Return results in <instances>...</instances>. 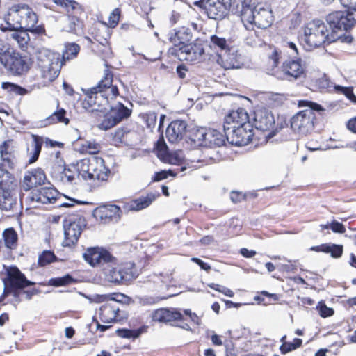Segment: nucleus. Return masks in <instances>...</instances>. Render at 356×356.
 <instances>
[{
	"label": "nucleus",
	"instance_id": "obj_16",
	"mask_svg": "<svg viewBox=\"0 0 356 356\" xmlns=\"http://www.w3.org/2000/svg\"><path fill=\"white\" fill-rule=\"evenodd\" d=\"M22 206L17 202V193L12 187L0 189V209L3 211L17 213Z\"/></svg>",
	"mask_w": 356,
	"mask_h": 356
},
{
	"label": "nucleus",
	"instance_id": "obj_14",
	"mask_svg": "<svg viewBox=\"0 0 356 356\" xmlns=\"http://www.w3.org/2000/svg\"><path fill=\"white\" fill-rule=\"evenodd\" d=\"M236 13V4L230 0H207L204 4V9L210 19L216 20L222 19L228 13L229 8Z\"/></svg>",
	"mask_w": 356,
	"mask_h": 356
},
{
	"label": "nucleus",
	"instance_id": "obj_32",
	"mask_svg": "<svg viewBox=\"0 0 356 356\" xmlns=\"http://www.w3.org/2000/svg\"><path fill=\"white\" fill-rule=\"evenodd\" d=\"M192 32L188 28L181 27L175 33L173 36L170 37V41L174 44L176 49H179L182 45H186L192 40Z\"/></svg>",
	"mask_w": 356,
	"mask_h": 356
},
{
	"label": "nucleus",
	"instance_id": "obj_5",
	"mask_svg": "<svg viewBox=\"0 0 356 356\" xmlns=\"http://www.w3.org/2000/svg\"><path fill=\"white\" fill-rule=\"evenodd\" d=\"M337 37L334 31H329L324 22L314 20L305 26L303 40L309 47L316 48L337 41Z\"/></svg>",
	"mask_w": 356,
	"mask_h": 356
},
{
	"label": "nucleus",
	"instance_id": "obj_31",
	"mask_svg": "<svg viewBox=\"0 0 356 356\" xmlns=\"http://www.w3.org/2000/svg\"><path fill=\"white\" fill-rule=\"evenodd\" d=\"M245 123H249L248 113L243 108H238L236 111H231L225 118V124L226 126H241Z\"/></svg>",
	"mask_w": 356,
	"mask_h": 356
},
{
	"label": "nucleus",
	"instance_id": "obj_13",
	"mask_svg": "<svg viewBox=\"0 0 356 356\" xmlns=\"http://www.w3.org/2000/svg\"><path fill=\"white\" fill-rule=\"evenodd\" d=\"M210 47L217 51L219 59L225 63V68H238V65L234 54H230L227 40L224 38L213 35L210 38Z\"/></svg>",
	"mask_w": 356,
	"mask_h": 356
},
{
	"label": "nucleus",
	"instance_id": "obj_4",
	"mask_svg": "<svg viewBox=\"0 0 356 356\" xmlns=\"http://www.w3.org/2000/svg\"><path fill=\"white\" fill-rule=\"evenodd\" d=\"M300 107L307 106L308 108L298 112L291 119V129L302 136L309 134L314 127V120L316 118L314 111L323 115L326 109L321 105L307 100H301L298 102Z\"/></svg>",
	"mask_w": 356,
	"mask_h": 356
},
{
	"label": "nucleus",
	"instance_id": "obj_62",
	"mask_svg": "<svg viewBox=\"0 0 356 356\" xmlns=\"http://www.w3.org/2000/svg\"><path fill=\"white\" fill-rule=\"evenodd\" d=\"M214 241V238L211 236H205L203 238H202L200 241V242L202 245H209L212 243Z\"/></svg>",
	"mask_w": 356,
	"mask_h": 356
},
{
	"label": "nucleus",
	"instance_id": "obj_37",
	"mask_svg": "<svg viewBox=\"0 0 356 356\" xmlns=\"http://www.w3.org/2000/svg\"><path fill=\"white\" fill-rule=\"evenodd\" d=\"M80 51V47L76 43H67L65 46V50L63 52V59L64 60L73 59L76 57Z\"/></svg>",
	"mask_w": 356,
	"mask_h": 356
},
{
	"label": "nucleus",
	"instance_id": "obj_60",
	"mask_svg": "<svg viewBox=\"0 0 356 356\" xmlns=\"http://www.w3.org/2000/svg\"><path fill=\"white\" fill-rule=\"evenodd\" d=\"M187 69L184 65H180L177 67V73L179 78L184 79L186 77V72Z\"/></svg>",
	"mask_w": 356,
	"mask_h": 356
},
{
	"label": "nucleus",
	"instance_id": "obj_11",
	"mask_svg": "<svg viewBox=\"0 0 356 356\" xmlns=\"http://www.w3.org/2000/svg\"><path fill=\"white\" fill-rule=\"evenodd\" d=\"M223 129L227 140L233 145L244 146L252 140V126L250 122L241 126L223 125Z\"/></svg>",
	"mask_w": 356,
	"mask_h": 356
},
{
	"label": "nucleus",
	"instance_id": "obj_19",
	"mask_svg": "<svg viewBox=\"0 0 356 356\" xmlns=\"http://www.w3.org/2000/svg\"><path fill=\"white\" fill-rule=\"evenodd\" d=\"M254 124L261 131H269L275 124V118L270 110L266 108H257L254 112Z\"/></svg>",
	"mask_w": 356,
	"mask_h": 356
},
{
	"label": "nucleus",
	"instance_id": "obj_26",
	"mask_svg": "<svg viewBox=\"0 0 356 356\" xmlns=\"http://www.w3.org/2000/svg\"><path fill=\"white\" fill-rule=\"evenodd\" d=\"M111 302H106L99 309L101 321L104 323H111L117 321V315L120 311L118 302L115 298L111 299Z\"/></svg>",
	"mask_w": 356,
	"mask_h": 356
},
{
	"label": "nucleus",
	"instance_id": "obj_24",
	"mask_svg": "<svg viewBox=\"0 0 356 356\" xmlns=\"http://www.w3.org/2000/svg\"><path fill=\"white\" fill-rule=\"evenodd\" d=\"M45 181L46 175L44 171L40 168L35 169L25 175L22 187L24 191H29L38 185L44 184Z\"/></svg>",
	"mask_w": 356,
	"mask_h": 356
},
{
	"label": "nucleus",
	"instance_id": "obj_52",
	"mask_svg": "<svg viewBox=\"0 0 356 356\" xmlns=\"http://www.w3.org/2000/svg\"><path fill=\"white\" fill-rule=\"evenodd\" d=\"M169 175L175 176L176 174H175L172 170H162L161 172L155 173L154 177L153 178V181H159L161 180L168 178Z\"/></svg>",
	"mask_w": 356,
	"mask_h": 356
},
{
	"label": "nucleus",
	"instance_id": "obj_39",
	"mask_svg": "<svg viewBox=\"0 0 356 356\" xmlns=\"http://www.w3.org/2000/svg\"><path fill=\"white\" fill-rule=\"evenodd\" d=\"M90 165V159H83L77 162L76 172L78 176H81L83 179H88Z\"/></svg>",
	"mask_w": 356,
	"mask_h": 356
},
{
	"label": "nucleus",
	"instance_id": "obj_58",
	"mask_svg": "<svg viewBox=\"0 0 356 356\" xmlns=\"http://www.w3.org/2000/svg\"><path fill=\"white\" fill-rule=\"evenodd\" d=\"M81 6L79 3L70 0V2L68 3V6L67 8V10L68 13H72L75 9L80 10Z\"/></svg>",
	"mask_w": 356,
	"mask_h": 356
},
{
	"label": "nucleus",
	"instance_id": "obj_44",
	"mask_svg": "<svg viewBox=\"0 0 356 356\" xmlns=\"http://www.w3.org/2000/svg\"><path fill=\"white\" fill-rule=\"evenodd\" d=\"M118 336L122 338H138L142 333V329L138 330H128V329H118L116 331Z\"/></svg>",
	"mask_w": 356,
	"mask_h": 356
},
{
	"label": "nucleus",
	"instance_id": "obj_17",
	"mask_svg": "<svg viewBox=\"0 0 356 356\" xmlns=\"http://www.w3.org/2000/svg\"><path fill=\"white\" fill-rule=\"evenodd\" d=\"M131 111L122 103H118L115 107L111 108V113L107 116L100 124V128L107 130L123 119L128 118Z\"/></svg>",
	"mask_w": 356,
	"mask_h": 356
},
{
	"label": "nucleus",
	"instance_id": "obj_27",
	"mask_svg": "<svg viewBox=\"0 0 356 356\" xmlns=\"http://www.w3.org/2000/svg\"><path fill=\"white\" fill-rule=\"evenodd\" d=\"M107 171L104 165V161L102 158L92 157L90 159V165L88 179L105 180L107 177Z\"/></svg>",
	"mask_w": 356,
	"mask_h": 356
},
{
	"label": "nucleus",
	"instance_id": "obj_12",
	"mask_svg": "<svg viewBox=\"0 0 356 356\" xmlns=\"http://www.w3.org/2000/svg\"><path fill=\"white\" fill-rule=\"evenodd\" d=\"M86 226V220L81 216H72L65 219L63 222L65 235L63 245L70 247L76 243Z\"/></svg>",
	"mask_w": 356,
	"mask_h": 356
},
{
	"label": "nucleus",
	"instance_id": "obj_29",
	"mask_svg": "<svg viewBox=\"0 0 356 356\" xmlns=\"http://www.w3.org/2000/svg\"><path fill=\"white\" fill-rule=\"evenodd\" d=\"M159 195L148 193L146 196H141L130 201L125 206L127 211H140L148 207L156 198Z\"/></svg>",
	"mask_w": 356,
	"mask_h": 356
},
{
	"label": "nucleus",
	"instance_id": "obj_10",
	"mask_svg": "<svg viewBox=\"0 0 356 356\" xmlns=\"http://www.w3.org/2000/svg\"><path fill=\"white\" fill-rule=\"evenodd\" d=\"M32 65L31 58L27 56H22L20 53L10 49L2 67L13 76H22L26 74Z\"/></svg>",
	"mask_w": 356,
	"mask_h": 356
},
{
	"label": "nucleus",
	"instance_id": "obj_41",
	"mask_svg": "<svg viewBox=\"0 0 356 356\" xmlns=\"http://www.w3.org/2000/svg\"><path fill=\"white\" fill-rule=\"evenodd\" d=\"M57 257L54 253L50 250H44L38 257V264L40 266H45L53 261H56Z\"/></svg>",
	"mask_w": 356,
	"mask_h": 356
},
{
	"label": "nucleus",
	"instance_id": "obj_40",
	"mask_svg": "<svg viewBox=\"0 0 356 356\" xmlns=\"http://www.w3.org/2000/svg\"><path fill=\"white\" fill-rule=\"evenodd\" d=\"M66 111L63 108H60L55 111L51 115H50L47 120L49 124H54L56 122H63L65 124L69 123V119L65 118Z\"/></svg>",
	"mask_w": 356,
	"mask_h": 356
},
{
	"label": "nucleus",
	"instance_id": "obj_64",
	"mask_svg": "<svg viewBox=\"0 0 356 356\" xmlns=\"http://www.w3.org/2000/svg\"><path fill=\"white\" fill-rule=\"evenodd\" d=\"M45 144L47 145V146H50L51 147H54L56 146H58V147H62L63 145V143H60V142H57V141H54L51 139H49V138H46L45 140Z\"/></svg>",
	"mask_w": 356,
	"mask_h": 356
},
{
	"label": "nucleus",
	"instance_id": "obj_48",
	"mask_svg": "<svg viewBox=\"0 0 356 356\" xmlns=\"http://www.w3.org/2000/svg\"><path fill=\"white\" fill-rule=\"evenodd\" d=\"M2 88L13 92L17 95H24L26 93V90L25 88L10 82H3Z\"/></svg>",
	"mask_w": 356,
	"mask_h": 356
},
{
	"label": "nucleus",
	"instance_id": "obj_59",
	"mask_svg": "<svg viewBox=\"0 0 356 356\" xmlns=\"http://www.w3.org/2000/svg\"><path fill=\"white\" fill-rule=\"evenodd\" d=\"M293 346L291 343H284L280 348V350L282 354H286L288 352H290L294 348H292Z\"/></svg>",
	"mask_w": 356,
	"mask_h": 356
},
{
	"label": "nucleus",
	"instance_id": "obj_22",
	"mask_svg": "<svg viewBox=\"0 0 356 356\" xmlns=\"http://www.w3.org/2000/svg\"><path fill=\"white\" fill-rule=\"evenodd\" d=\"M122 215L120 208L115 204L104 205L95 210V216L99 217L104 223L118 222Z\"/></svg>",
	"mask_w": 356,
	"mask_h": 356
},
{
	"label": "nucleus",
	"instance_id": "obj_50",
	"mask_svg": "<svg viewBox=\"0 0 356 356\" xmlns=\"http://www.w3.org/2000/svg\"><path fill=\"white\" fill-rule=\"evenodd\" d=\"M143 119L149 129H153L156 123L157 115L155 112H149L143 115Z\"/></svg>",
	"mask_w": 356,
	"mask_h": 356
},
{
	"label": "nucleus",
	"instance_id": "obj_15",
	"mask_svg": "<svg viewBox=\"0 0 356 356\" xmlns=\"http://www.w3.org/2000/svg\"><path fill=\"white\" fill-rule=\"evenodd\" d=\"M84 259L92 266H100L102 268L114 261V257L106 250L99 247L88 248L83 254Z\"/></svg>",
	"mask_w": 356,
	"mask_h": 356
},
{
	"label": "nucleus",
	"instance_id": "obj_42",
	"mask_svg": "<svg viewBox=\"0 0 356 356\" xmlns=\"http://www.w3.org/2000/svg\"><path fill=\"white\" fill-rule=\"evenodd\" d=\"M13 38L21 49H24L28 44L29 36L26 31H16L12 34Z\"/></svg>",
	"mask_w": 356,
	"mask_h": 356
},
{
	"label": "nucleus",
	"instance_id": "obj_21",
	"mask_svg": "<svg viewBox=\"0 0 356 356\" xmlns=\"http://www.w3.org/2000/svg\"><path fill=\"white\" fill-rule=\"evenodd\" d=\"M187 131V123L184 120H174L167 127L165 135L171 143L181 140Z\"/></svg>",
	"mask_w": 356,
	"mask_h": 356
},
{
	"label": "nucleus",
	"instance_id": "obj_45",
	"mask_svg": "<svg viewBox=\"0 0 356 356\" xmlns=\"http://www.w3.org/2000/svg\"><path fill=\"white\" fill-rule=\"evenodd\" d=\"M131 133L124 128L118 129L113 135V141L114 143H124L127 141L128 135Z\"/></svg>",
	"mask_w": 356,
	"mask_h": 356
},
{
	"label": "nucleus",
	"instance_id": "obj_1",
	"mask_svg": "<svg viewBox=\"0 0 356 356\" xmlns=\"http://www.w3.org/2000/svg\"><path fill=\"white\" fill-rule=\"evenodd\" d=\"M118 94V87L113 85L112 72L106 71L97 86L85 90L83 108L88 112H104L108 100L115 98Z\"/></svg>",
	"mask_w": 356,
	"mask_h": 356
},
{
	"label": "nucleus",
	"instance_id": "obj_6",
	"mask_svg": "<svg viewBox=\"0 0 356 356\" xmlns=\"http://www.w3.org/2000/svg\"><path fill=\"white\" fill-rule=\"evenodd\" d=\"M8 292L11 293L18 302L31 300L32 296L38 293L35 289H24L26 286L33 285L35 283L28 280L17 268H12L8 270Z\"/></svg>",
	"mask_w": 356,
	"mask_h": 356
},
{
	"label": "nucleus",
	"instance_id": "obj_34",
	"mask_svg": "<svg viewBox=\"0 0 356 356\" xmlns=\"http://www.w3.org/2000/svg\"><path fill=\"white\" fill-rule=\"evenodd\" d=\"M64 30L76 35H81L83 33V22L79 16L68 15Z\"/></svg>",
	"mask_w": 356,
	"mask_h": 356
},
{
	"label": "nucleus",
	"instance_id": "obj_43",
	"mask_svg": "<svg viewBox=\"0 0 356 356\" xmlns=\"http://www.w3.org/2000/svg\"><path fill=\"white\" fill-rule=\"evenodd\" d=\"M74 282V279L69 274L61 277L50 279L49 284L54 286H65Z\"/></svg>",
	"mask_w": 356,
	"mask_h": 356
},
{
	"label": "nucleus",
	"instance_id": "obj_63",
	"mask_svg": "<svg viewBox=\"0 0 356 356\" xmlns=\"http://www.w3.org/2000/svg\"><path fill=\"white\" fill-rule=\"evenodd\" d=\"M347 127L348 129L354 133H356V117L348 122Z\"/></svg>",
	"mask_w": 356,
	"mask_h": 356
},
{
	"label": "nucleus",
	"instance_id": "obj_36",
	"mask_svg": "<svg viewBox=\"0 0 356 356\" xmlns=\"http://www.w3.org/2000/svg\"><path fill=\"white\" fill-rule=\"evenodd\" d=\"M5 245L10 249H13L17 246V234L13 228L7 229L3 234Z\"/></svg>",
	"mask_w": 356,
	"mask_h": 356
},
{
	"label": "nucleus",
	"instance_id": "obj_2",
	"mask_svg": "<svg viewBox=\"0 0 356 356\" xmlns=\"http://www.w3.org/2000/svg\"><path fill=\"white\" fill-rule=\"evenodd\" d=\"M234 4L246 29L253 24L260 29H267L273 24L272 12L261 5H256V0H234Z\"/></svg>",
	"mask_w": 356,
	"mask_h": 356
},
{
	"label": "nucleus",
	"instance_id": "obj_3",
	"mask_svg": "<svg viewBox=\"0 0 356 356\" xmlns=\"http://www.w3.org/2000/svg\"><path fill=\"white\" fill-rule=\"evenodd\" d=\"M5 21L7 25L5 30L38 31V16L26 4H16L10 7L5 17Z\"/></svg>",
	"mask_w": 356,
	"mask_h": 356
},
{
	"label": "nucleus",
	"instance_id": "obj_47",
	"mask_svg": "<svg viewBox=\"0 0 356 356\" xmlns=\"http://www.w3.org/2000/svg\"><path fill=\"white\" fill-rule=\"evenodd\" d=\"M335 89L337 91L343 94L353 103L356 104V96L353 93V89L352 87L336 86Z\"/></svg>",
	"mask_w": 356,
	"mask_h": 356
},
{
	"label": "nucleus",
	"instance_id": "obj_51",
	"mask_svg": "<svg viewBox=\"0 0 356 356\" xmlns=\"http://www.w3.org/2000/svg\"><path fill=\"white\" fill-rule=\"evenodd\" d=\"M10 46L2 40H0V65L3 63L6 58L10 50Z\"/></svg>",
	"mask_w": 356,
	"mask_h": 356
},
{
	"label": "nucleus",
	"instance_id": "obj_38",
	"mask_svg": "<svg viewBox=\"0 0 356 356\" xmlns=\"http://www.w3.org/2000/svg\"><path fill=\"white\" fill-rule=\"evenodd\" d=\"M14 177L6 170L0 167V189L13 186Z\"/></svg>",
	"mask_w": 356,
	"mask_h": 356
},
{
	"label": "nucleus",
	"instance_id": "obj_35",
	"mask_svg": "<svg viewBox=\"0 0 356 356\" xmlns=\"http://www.w3.org/2000/svg\"><path fill=\"white\" fill-rule=\"evenodd\" d=\"M32 138H33V142H32V145H31L32 155H31V158L29 159V163H33L38 160L39 155L40 154V152H41L42 145L44 142L42 137H40V136H38L36 135H33Z\"/></svg>",
	"mask_w": 356,
	"mask_h": 356
},
{
	"label": "nucleus",
	"instance_id": "obj_33",
	"mask_svg": "<svg viewBox=\"0 0 356 356\" xmlns=\"http://www.w3.org/2000/svg\"><path fill=\"white\" fill-rule=\"evenodd\" d=\"M12 141H5L0 146V154L3 162V165H6L10 168H13L15 161V152L11 145Z\"/></svg>",
	"mask_w": 356,
	"mask_h": 356
},
{
	"label": "nucleus",
	"instance_id": "obj_49",
	"mask_svg": "<svg viewBox=\"0 0 356 356\" xmlns=\"http://www.w3.org/2000/svg\"><path fill=\"white\" fill-rule=\"evenodd\" d=\"M83 149L89 154H94L99 152L100 145L95 141H86L82 145Z\"/></svg>",
	"mask_w": 356,
	"mask_h": 356
},
{
	"label": "nucleus",
	"instance_id": "obj_23",
	"mask_svg": "<svg viewBox=\"0 0 356 356\" xmlns=\"http://www.w3.org/2000/svg\"><path fill=\"white\" fill-rule=\"evenodd\" d=\"M58 163H63V161H60ZM51 175L57 180L67 185L72 184L76 177H79L76 171L74 172L70 168H66L61 163L53 166Z\"/></svg>",
	"mask_w": 356,
	"mask_h": 356
},
{
	"label": "nucleus",
	"instance_id": "obj_53",
	"mask_svg": "<svg viewBox=\"0 0 356 356\" xmlns=\"http://www.w3.org/2000/svg\"><path fill=\"white\" fill-rule=\"evenodd\" d=\"M330 229L335 233L343 234L346 232L343 225L337 220H333L331 222Z\"/></svg>",
	"mask_w": 356,
	"mask_h": 356
},
{
	"label": "nucleus",
	"instance_id": "obj_18",
	"mask_svg": "<svg viewBox=\"0 0 356 356\" xmlns=\"http://www.w3.org/2000/svg\"><path fill=\"white\" fill-rule=\"evenodd\" d=\"M198 135L199 140L202 141L200 145L210 148L222 147L227 140L226 135L224 136L219 131L213 129L200 131Z\"/></svg>",
	"mask_w": 356,
	"mask_h": 356
},
{
	"label": "nucleus",
	"instance_id": "obj_9",
	"mask_svg": "<svg viewBox=\"0 0 356 356\" xmlns=\"http://www.w3.org/2000/svg\"><path fill=\"white\" fill-rule=\"evenodd\" d=\"M331 31L337 34L339 31H348L356 26V8L332 12L326 17Z\"/></svg>",
	"mask_w": 356,
	"mask_h": 356
},
{
	"label": "nucleus",
	"instance_id": "obj_61",
	"mask_svg": "<svg viewBox=\"0 0 356 356\" xmlns=\"http://www.w3.org/2000/svg\"><path fill=\"white\" fill-rule=\"evenodd\" d=\"M240 252H241V254L243 257H247V258H251V257H254L256 254L255 251L249 250L247 248H242V249H241Z\"/></svg>",
	"mask_w": 356,
	"mask_h": 356
},
{
	"label": "nucleus",
	"instance_id": "obj_46",
	"mask_svg": "<svg viewBox=\"0 0 356 356\" xmlns=\"http://www.w3.org/2000/svg\"><path fill=\"white\" fill-rule=\"evenodd\" d=\"M325 248V249L323 250V252L330 253L331 256L334 258H339L343 254V245H341L327 244V247Z\"/></svg>",
	"mask_w": 356,
	"mask_h": 356
},
{
	"label": "nucleus",
	"instance_id": "obj_25",
	"mask_svg": "<svg viewBox=\"0 0 356 356\" xmlns=\"http://www.w3.org/2000/svg\"><path fill=\"white\" fill-rule=\"evenodd\" d=\"M301 60H292L283 63L282 70L289 81H294L305 76V67L301 64Z\"/></svg>",
	"mask_w": 356,
	"mask_h": 356
},
{
	"label": "nucleus",
	"instance_id": "obj_7",
	"mask_svg": "<svg viewBox=\"0 0 356 356\" xmlns=\"http://www.w3.org/2000/svg\"><path fill=\"white\" fill-rule=\"evenodd\" d=\"M36 59L44 79L51 82L58 77L61 67L59 54L48 49L40 48L37 50Z\"/></svg>",
	"mask_w": 356,
	"mask_h": 356
},
{
	"label": "nucleus",
	"instance_id": "obj_8",
	"mask_svg": "<svg viewBox=\"0 0 356 356\" xmlns=\"http://www.w3.org/2000/svg\"><path fill=\"white\" fill-rule=\"evenodd\" d=\"M102 270L105 280L115 284H124L136 277L135 264L131 262L118 264L115 257Z\"/></svg>",
	"mask_w": 356,
	"mask_h": 356
},
{
	"label": "nucleus",
	"instance_id": "obj_54",
	"mask_svg": "<svg viewBox=\"0 0 356 356\" xmlns=\"http://www.w3.org/2000/svg\"><path fill=\"white\" fill-rule=\"evenodd\" d=\"M319 312L322 317L325 318L332 316L334 311L332 308L327 307L325 305H323L321 306Z\"/></svg>",
	"mask_w": 356,
	"mask_h": 356
},
{
	"label": "nucleus",
	"instance_id": "obj_28",
	"mask_svg": "<svg viewBox=\"0 0 356 356\" xmlns=\"http://www.w3.org/2000/svg\"><path fill=\"white\" fill-rule=\"evenodd\" d=\"M152 318L155 321L168 323L182 319V314L175 309L161 308L154 312Z\"/></svg>",
	"mask_w": 356,
	"mask_h": 356
},
{
	"label": "nucleus",
	"instance_id": "obj_20",
	"mask_svg": "<svg viewBox=\"0 0 356 356\" xmlns=\"http://www.w3.org/2000/svg\"><path fill=\"white\" fill-rule=\"evenodd\" d=\"M175 50L180 59H184L188 61L195 60L204 53V49L202 45L199 43H189L186 45H182Z\"/></svg>",
	"mask_w": 356,
	"mask_h": 356
},
{
	"label": "nucleus",
	"instance_id": "obj_55",
	"mask_svg": "<svg viewBox=\"0 0 356 356\" xmlns=\"http://www.w3.org/2000/svg\"><path fill=\"white\" fill-rule=\"evenodd\" d=\"M230 199L234 203H238L244 200L245 196L241 193L233 191L230 194Z\"/></svg>",
	"mask_w": 356,
	"mask_h": 356
},
{
	"label": "nucleus",
	"instance_id": "obj_30",
	"mask_svg": "<svg viewBox=\"0 0 356 356\" xmlns=\"http://www.w3.org/2000/svg\"><path fill=\"white\" fill-rule=\"evenodd\" d=\"M57 195L56 189L51 187H42L33 193L32 199L42 204H48L52 202V200H56Z\"/></svg>",
	"mask_w": 356,
	"mask_h": 356
},
{
	"label": "nucleus",
	"instance_id": "obj_56",
	"mask_svg": "<svg viewBox=\"0 0 356 356\" xmlns=\"http://www.w3.org/2000/svg\"><path fill=\"white\" fill-rule=\"evenodd\" d=\"M337 40H340L342 42L350 44L353 42V38L349 33L339 34L337 33Z\"/></svg>",
	"mask_w": 356,
	"mask_h": 356
},
{
	"label": "nucleus",
	"instance_id": "obj_57",
	"mask_svg": "<svg viewBox=\"0 0 356 356\" xmlns=\"http://www.w3.org/2000/svg\"><path fill=\"white\" fill-rule=\"evenodd\" d=\"M191 261L196 263L197 264H198L202 270L209 271L211 269L210 265L204 262L199 258L193 257V258H191Z\"/></svg>",
	"mask_w": 356,
	"mask_h": 356
}]
</instances>
